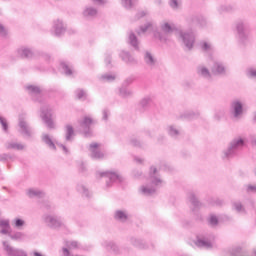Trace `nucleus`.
<instances>
[{"label": "nucleus", "mask_w": 256, "mask_h": 256, "mask_svg": "<svg viewBox=\"0 0 256 256\" xmlns=\"http://www.w3.org/2000/svg\"><path fill=\"white\" fill-rule=\"evenodd\" d=\"M200 48L204 53H211L213 51V44H211V42L202 41L200 42Z\"/></svg>", "instance_id": "34"}, {"label": "nucleus", "mask_w": 256, "mask_h": 256, "mask_svg": "<svg viewBox=\"0 0 256 256\" xmlns=\"http://www.w3.org/2000/svg\"><path fill=\"white\" fill-rule=\"evenodd\" d=\"M121 3L125 9H133L137 5V0H121Z\"/></svg>", "instance_id": "39"}, {"label": "nucleus", "mask_w": 256, "mask_h": 256, "mask_svg": "<svg viewBox=\"0 0 256 256\" xmlns=\"http://www.w3.org/2000/svg\"><path fill=\"white\" fill-rule=\"evenodd\" d=\"M136 163H143V158H135Z\"/></svg>", "instance_id": "64"}, {"label": "nucleus", "mask_w": 256, "mask_h": 256, "mask_svg": "<svg viewBox=\"0 0 256 256\" xmlns=\"http://www.w3.org/2000/svg\"><path fill=\"white\" fill-rule=\"evenodd\" d=\"M233 9L231 5H223L220 7V13H229Z\"/></svg>", "instance_id": "54"}, {"label": "nucleus", "mask_w": 256, "mask_h": 256, "mask_svg": "<svg viewBox=\"0 0 256 256\" xmlns=\"http://www.w3.org/2000/svg\"><path fill=\"white\" fill-rule=\"evenodd\" d=\"M195 245L202 249H213L215 247V236H198Z\"/></svg>", "instance_id": "11"}, {"label": "nucleus", "mask_w": 256, "mask_h": 256, "mask_svg": "<svg viewBox=\"0 0 256 256\" xmlns=\"http://www.w3.org/2000/svg\"><path fill=\"white\" fill-rule=\"evenodd\" d=\"M105 63H106V65H111V55H106Z\"/></svg>", "instance_id": "62"}, {"label": "nucleus", "mask_w": 256, "mask_h": 256, "mask_svg": "<svg viewBox=\"0 0 256 256\" xmlns=\"http://www.w3.org/2000/svg\"><path fill=\"white\" fill-rule=\"evenodd\" d=\"M128 43L131 45V47H133V49L139 51V39L135 33H133V31L128 33Z\"/></svg>", "instance_id": "25"}, {"label": "nucleus", "mask_w": 256, "mask_h": 256, "mask_svg": "<svg viewBox=\"0 0 256 256\" xmlns=\"http://www.w3.org/2000/svg\"><path fill=\"white\" fill-rule=\"evenodd\" d=\"M132 244H133L135 247H141V240L132 239Z\"/></svg>", "instance_id": "61"}, {"label": "nucleus", "mask_w": 256, "mask_h": 256, "mask_svg": "<svg viewBox=\"0 0 256 256\" xmlns=\"http://www.w3.org/2000/svg\"><path fill=\"white\" fill-rule=\"evenodd\" d=\"M246 75L247 77H249V79H256V67L252 66L248 68L246 71Z\"/></svg>", "instance_id": "46"}, {"label": "nucleus", "mask_w": 256, "mask_h": 256, "mask_svg": "<svg viewBox=\"0 0 256 256\" xmlns=\"http://www.w3.org/2000/svg\"><path fill=\"white\" fill-rule=\"evenodd\" d=\"M41 118L48 129H55V123H53V119H51V110H49V108L44 107L41 109Z\"/></svg>", "instance_id": "18"}, {"label": "nucleus", "mask_w": 256, "mask_h": 256, "mask_svg": "<svg viewBox=\"0 0 256 256\" xmlns=\"http://www.w3.org/2000/svg\"><path fill=\"white\" fill-rule=\"evenodd\" d=\"M245 102L241 99H234L230 103V115L233 121H240L243 119L245 113Z\"/></svg>", "instance_id": "5"}, {"label": "nucleus", "mask_w": 256, "mask_h": 256, "mask_svg": "<svg viewBox=\"0 0 256 256\" xmlns=\"http://www.w3.org/2000/svg\"><path fill=\"white\" fill-rule=\"evenodd\" d=\"M76 189L83 197H91V191L85 184H77Z\"/></svg>", "instance_id": "32"}, {"label": "nucleus", "mask_w": 256, "mask_h": 256, "mask_svg": "<svg viewBox=\"0 0 256 256\" xmlns=\"http://www.w3.org/2000/svg\"><path fill=\"white\" fill-rule=\"evenodd\" d=\"M66 248L68 249H77L79 247V242L72 240L65 242Z\"/></svg>", "instance_id": "47"}, {"label": "nucleus", "mask_w": 256, "mask_h": 256, "mask_svg": "<svg viewBox=\"0 0 256 256\" xmlns=\"http://www.w3.org/2000/svg\"><path fill=\"white\" fill-rule=\"evenodd\" d=\"M119 94L120 97L127 99V97H131V95H133V92L127 88H120Z\"/></svg>", "instance_id": "44"}, {"label": "nucleus", "mask_w": 256, "mask_h": 256, "mask_svg": "<svg viewBox=\"0 0 256 256\" xmlns=\"http://www.w3.org/2000/svg\"><path fill=\"white\" fill-rule=\"evenodd\" d=\"M76 97L77 99H87V93L85 90L78 89L76 90Z\"/></svg>", "instance_id": "49"}, {"label": "nucleus", "mask_w": 256, "mask_h": 256, "mask_svg": "<svg viewBox=\"0 0 256 256\" xmlns=\"http://www.w3.org/2000/svg\"><path fill=\"white\" fill-rule=\"evenodd\" d=\"M148 183L140 186L139 193L146 197L154 195L157 192L159 187H163V179L159 175V170L155 167L150 168L149 177L147 179Z\"/></svg>", "instance_id": "1"}, {"label": "nucleus", "mask_w": 256, "mask_h": 256, "mask_svg": "<svg viewBox=\"0 0 256 256\" xmlns=\"http://www.w3.org/2000/svg\"><path fill=\"white\" fill-rule=\"evenodd\" d=\"M100 177H105L106 187H112L113 183L123 182V176H121L119 172H113V171L101 172Z\"/></svg>", "instance_id": "8"}, {"label": "nucleus", "mask_w": 256, "mask_h": 256, "mask_svg": "<svg viewBox=\"0 0 256 256\" xmlns=\"http://www.w3.org/2000/svg\"><path fill=\"white\" fill-rule=\"evenodd\" d=\"M43 221L50 229H63L65 227V221L62 217L46 214L43 216Z\"/></svg>", "instance_id": "6"}, {"label": "nucleus", "mask_w": 256, "mask_h": 256, "mask_svg": "<svg viewBox=\"0 0 256 256\" xmlns=\"http://www.w3.org/2000/svg\"><path fill=\"white\" fill-rule=\"evenodd\" d=\"M101 149V144L93 142L89 146V151H90V157L92 159H103L105 157V153L99 151Z\"/></svg>", "instance_id": "19"}, {"label": "nucleus", "mask_w": 256, "mask_h": 256, "mask_svg": "<svg viewBox=\"0 0 256 256\" xmlns=\"http://www.w3.org/2000/svg\"><path fill=\"white\" fill-rule=\"evenodd\" d=\"M169 5L171 9H179V5H181V1L179 0H170Z\"/></svg>", "instance_id": "51"}, {"label": "nucleus", "mask_w": 256, "mask_h": 256, "mask_svg": "<svg viewBox=\"0 0 256 256\" xmlns=\"http://www.w3.org/2000/svg\"><path fill=\"white\" fill-rule=\"evenodd\" d=\"M9 237L12 241H17L18 243H23L27 239V234L21 231H16L9 234Z\"/></svg>", "instance_id": "24"}, {"label": "nucleus", "mask_w": 256, "mask_h": 256, "mask_svg": "<svg viewBox=\"0 0 256 256\" xmlns=\"http://www.w3.org/2000/svg\"><path fill=\"white\" fill-rule=\"evenodd\" d=\"M26 89L30 95H41V89L37 86L30 85Z\"/></svg>", "instance_id": "41"}, {"label": "nucleus", "mask_w": 256, "mask_h": 256, "mask_svg": "<svg viewBox=\"0 0 256 256\" xmlns=\"http://www.w3.org/2000/svg\"><path fill=\"white\" fill-rule=\"evenodd\" d=\"M60 67L63 70V73H65V75H67L68 77H71V75H73V68H71L69 64L62 62L60 64Z\"/></svg>", "instance_id": "38"}, {"label": "nucleus", "mask_w": 256, "mask_h": 256, "mask_svg": "<svg viewBox=\"0 0 256 256\" xmlns=\"http://www.w3.org/2000/svg\"><path fill=\"white\" fill-rule=\"evenodd\" d=\"M168 134L170 137H179V135H181V130L177 128V126L170 125L168 126Z\"/></svg>", "instance_id": "35"}, {"label": "nucleus", "mask_w": 256, "mask_h": 256, "mask_svg": "<svg viewBox=\"0 0 256 256\" xmlns=\"http://www.w3.org/2000/svg\"><path fill=\"white\" fill-rule=\"evenodd\" d=\"M0 124L2 125L3 131L7 132L9 129V126L7 124V120L0 116Z\"/></svg>", "instance_id": "55"}, {"label": "nucleus", "mask_w": 256, "mask_h": 256, "mask_svg": "<svg viewBox=\"0 0 256 256\" xmlns=\"http://www.w3.org/2000/svg\"><path fill=\"white\" fill-rule=\"evenodd\" d=\"M79 123L85 137H91V135H93V131H91V126L95 124V120H93L91 116H84Z\"/></svg>", "instance_id": "12"}, {"label": "nucleus", "mask_w": 256, "mask_h": 256, "mask_svg": "<svg viewBox=\"0 0 256 256\" xmlns=\"http://www.w3.org/2000/svg\"><path fill=\"white\" fill-rule=\"evenodd\" d=\"M180 39H182L184 47L188 51H191V49H193L195 45V33H193V30L181 31Z\"/></svg>", "instance_id": "9"}, {"label": "nucleus", "mask_w": 256, "mask_h": 256, "mask_svg": "<svg viewBox=\"0 0 256 256\" xmlns=\"http://www.w3.org/2000/svg\"><path fill=\"white\" fill-rule=\"evenodd\" d=\"M109 115H110V113H109L108 109H103L102 110V119H103V121H108Z\"/></svg>", "instance_id": "56"}, {"label": "nucleus", "mask_w": 256, "mask_h": 256, "mask_svg": "<svg viewBox=\"0 0 256 256\" xmlns=\"http://www.w3.org/2000/svg\"><path fill=\"white\" fill-rule=\"evenodd\" d=\"M12 226L14 227V229L22 231V229H25V227H27V222H25V220H23L22 218L16 217L12 220Z\"/></svg>", "instance_id": "28"}, {"label": "nucleus", "mask_w": 256, "mask_h": 256, "mask_svg": "<svg viewBox=\"0 0 256 256\" xmlns=\"http://www.w3.org/2000/svg\"><path fill=\"white\" fill-rule=\"evenodd\" d=\"M0 161H3V162L13 161V156L10 154H1Z\"/></svg>", "instance_id": "52"}, {"label": "nucleus", "mask_w": 256, "mask_h": 256, "mask_svg": "<svg viewBox=\"0 0 256 256\" xmlns=\"http://www.w3.org/2000/svg\"><path fill=\"white\" fill-rule=\"evenodd\" d=\"M194 21H197V23L200 24V27H205V25H207V20L202 16L194 17Z\"/></svg>", "instance_id": "48"}, {"label": "nucleus", "mask_w": 256, "mask_h": 256, "mask_svg": "<svg viewBox=\"0 0 256 256\" xmlns=\"http://www.w3.org/2000/svg\"><path fill=\"white\" fill-rule=\"evenodd\" d=\"M106 249L107 251H111L112 253H119V247L113 242H108L106 244Z\"/></svg>", "instance_id": "43"}, {"label": "nucleus", "mask_w": 256, "mask_h": 256, "mask_svg": "<svg viewBox=\"0 0 256 256\" xmlns=\"http://www.w3.org/2000/svg\"><path fill=\"white\" fill-rule=\"evenodd\" d=\"M225 117V109H217L214 112L215 121H221Z\"/></svg>", "instance_id": "42"}, {"label": "nucleus", "mask_w": 256, "mask_h": 256, "mask_svg": "<svg viewBox=\"0 0 256 256\" xmlns=\"http://www.w3.org/2000/svg\"><path fill=\"white\" fill-rule=\"evenodd\" d=\"M67 31V26L61 19H56L52 23V34L55 35L56 37H61L63 33Z\"/></svg>", "instance_id": "14"}, {"label": "nucleus", "mask_w": 256, "mask_h": 256, "mask_svg": "<svg viewBox=\"0 0 256 256\" xmlns=\"http://www.w3.org/2000/svg\"><path fill=\"white\" fill-rule=\"evenodd\" d=\"M99 15V10L95 6L87 5L82 11V16L86 21H93Z\"/></svg>", "instance_id": "15"}, {"label": "nucleus", "mask_w": 256, "mask_h": 256, "mask_svg": "<svg viewBox=\"0 0 256 256\" xmlns=\"http://www.w3.org/2000/svg\"><path fill=\"white\" fill-rule=\"evenodd\" d=\"M7 36V29H5V26L3 24H0V37H6Z\"/></svg>", "instance_id": "57"}, {"label": "nucleus", "mask_w": 256, "mask_h": 256, "mask_svg": "<svg viewBox=\"0 0 256 256\" xmlns=\"http://www.w3.org/2000/svg\"><path fill=\"white\" fill-rule=\"evenodd\" d=\"M27 195L28 197L30 198H33V197H43V195H45V193H43L41 190L39 189H34V188H31L27 191Z\"/></svg>", "instance_id": "37"}, {"label": "nucleus", "mask_w": 256, "mask_h": 256, "mask_svg": "<svg viewBox=\"0 0 256 256\" xmlns=\"http://www.w3.org/2000/svg\"><path fill=\"white\" fill-rule=\"evenodd\" d=\"M211 71L213 75L223 77L227 75V66L221 61H215L212 65Z\"/></svg>", "instance_id": "17"}, {"label": "nucleus", "mask_w": 256, "mask_h": 256, "mask_svg": "<svg viewBox=\"0 0 256 256\" xmlns=\"http://www.w3.org/2000/svg\"><path fill=\"white\" fill-rule=\"evenodd\" d=\"M243 147H245V138L241 136L233 138L227 148L222 151V159H233L237 157Z\"/></svg>", "instance_id": "2"}, {"label": "nucleus", "mask_w": 256, "mask_h": 256, "mask_svg": "<svg viewBox=\"0 0 256 256\" xmlns=\"http://www.w3.org/2000/svg\"><path fill=\"white\" fill-rule=\"evenodd\" d=\"M6 149L12 150V151H23L25 149V145L18 143L16 141H8L5 144Z\"/></svg>", "instance_id": "21"}, {"label": "nucleus", "mask_w": 256, "mask_h": 256, "mask_svg": "<svg viewBox=\"0 0 256 256\" xmlns=\"http://www.w3.org/2000/svg\"><path fill=\"white\" fill-rule=\"evenodd\" d=\"M2 245L6 256H29L27 251H25L23 248L13 247L7 241H3Z\"/></svg>", "instance_id": "10"}, {"label": "nucleus", "mask_w": 256, "mask_h": 256, "mask_svg": "<svg viewBox=\"0 0 256 256\" xmlns=\"http://www.w3.org/2000/svg\"><path fill=\"white\" fill-rule=\"evenodd\" d=\"M155 27L153 26V22H147L145 25L140 26V30H138V35L142 33H147V31H153Z\"/></svg>", "instance_id": "36"}, {"label": "nucleus", "mask_w": 256, "mask_h": 256, "mask_svg": "<svg viewBox=\"0 0 256 256\" xmlns=\"http://www.w3.org/2000/svg\"><path fill=\"white\" fill-rule=\"evenodd\" d=\"M246 193H256V185L253 184H247L245 186Z\"/></svg>", "instance_id": "53"}, {"label": "nucleus", "mask_w": 256, "mask_h": 256, "mask_svg": "<svg viewBox=\"0 0 256 256\" xmlns=\"http://www.w3.org/2000/svg\"><path fill=\"white\" fill-rule=\"evenodd\" d=\"M73 137H75V129H73V126L68 124L65 126V142L71 143L73 141Z\"/></svg>", "instance_id": "27"}, {"label": "nucleus", "mask_w": 256, "mask_h": 256, "mask_svg": "<svg viewBox=\"0 0 256 256\" xmlns=\"http://www.w3.org/2000/svg\"><path fill=\"white\" fill-rule=\"evenodd\" d=\"M131 145H133L134 147H141V141H139L137 138H133L131 140Z\"/></svg>", "instance_id": "58"}, {"label": "nucleus", "mask_w": 256, "mask_h": 256, "mask_svg": "<svg viewBox=\"0 0 256 256\" xmlns=\"http://www.w3.org/2000/svg\"><path fill=\"white\" fill-rule=\"evenodd\" d=\"M42 141L52 151H56L57 150V146L56 145H58V147H61L62 151H64V153L66 155H67V153H69V149L67 148L66 145L57 143V141H55V138H53V136H51L49 134H45V133L42 134Z\"/></svg>", "instance_id": "7"}, {"label": "nucleus", "mask_w": 256, "mask_h": 256, "mask_svg": "<svg viewBox=\"0 0 256 256\" xmlns=\"http://www.w3.org/2000/svg\"><path fill=\"white\" fill-rule=\"evenodd\" d=\"M145 15H147V12L140 11V12L137 13L136 19H141V17H145Z\"/></svg>", "instance_id": "60"}, {"label": "nucleus", "mask_w": 256, "mask_h": 256, "mask_svg": "<svg viewBox=\"0 0 256 256\" xmlns=\"http://www.w3.org/2000/svg\"><path fill=\"white\" fill-rule=\"evenodd\" d=\"M120 58L129 65H135V63H137V59H135V57H133L128 51H122L120 53Z\"/></svg>", "instance_id": "23"}, {"label": "nucleus", "mask_w": 256, "mask_h": 256, "mask_svg": "<svg viewBox=\"0 0 256 256\" xmlns=\"http://www.w3.org/2000/svg\"><path fill=\"white\" fill-rule=\"evenodd\" d=\"M115 79V74H104L100 76V81H102L103 83H111V81H115Z\"/></svg>", "instance_id": "40"}, {"label": "nucleus", "mask_w": 256, "mask_h": 256, "mask_svg": "<svg viewBox=\"0 0 256 256\" xmlns=\"http://www.w3.org/2000/svg\"><path fill=\"white\" fill-rule=\"evenodd\" d=\"M232 209L242 215H245L247 213V210H245V206H243V203H241V201L233 202Z\"/></svg>", "instance_id": "31"}, {"label": "nucleus", "mask_w": 256, "mask_h": 256, "mask_svg": "<svg viewBox=\"0 0 256 256\" xmlns=\"http://www.w3.org/2000/svg\"><path fill=\"white\" fill-rule=\"evenodd\" d=\"M149 105H151V97H149V96L144 97L140 101V107H142V109H147V107H149Z\"/></svg>", "instance_id": "45"}, {"label": "nucleus", "mask_w": 256, "mask_h": 256, "mask_svg": "<svg viewBox=\"0 0 256 256\" xmlns=\"http://www.w3.org/2000/svg\"><path fill=\"white\" fill-rule=\"evenodd\" d=\"M144 61H145L146 65H148V67H155V64L157 63V60L155 59L153 54H151V52L145 53Z\"/></svg>", "instance_id": "30"}, {"label": "nucleus", "mask_w": 256, "mask_h": 256, "mask_svg": "<svg viewBox=\"0 0 256 256\" xmlns=\"http://www.w3.org/2000/svg\"><path fill=\"white\" fill-rule=\"evenodd\" d=\"M196 75L205 81H212L213 79V73H211V70L204 64H199L196 67Z\"/></svg>", "instance_id": "13"}, {"label": "nucleus", "mask_w": 256, "mask_h": 256, "mask_svg": "<svg viewBox=\"0 0 256 256\" xmlns=\"http://www.w3.org/2000/svg\"><path fill=\"white\" fill-rule=\"evenodd\" d=\"M0 233L1 235H11V224H9V220H0Z\"/></svg>", "instance_id": "26"}, {"label": "nucleus", "mask_w": 256, "mask_h": 256, "mask_svg": "<svg viewBox=\"0 0 256 256\" xmlns=\"http://www.w3.org/2000/svg\"><path fill=\"white\" fill-rule=\"evenodd\" d=\"M17 53L19 57H22L23 59H31V57H33V50L25 46L18 48Z\"/></svg>", "instance_id": "22"}, {"label": "nucleus", "mask_w": 256, "mask_h": 256, "mask_svg": "<svg viewBox=\"0 0 256 256\" xmlns=\"http://www.w3.org/2000/svg\"><path fill=\"white\" fill-rule=\"evenodd\" d=\"M188 201L191 203L194 209H199L201 207V202H199V199H197V196L193 192L189 193Z\"/></svg>", "instance_id": "29"}, {"label": "nucleus", "mask_w": 256, "mask_h": 256, "mask_svg": "<svg viewBox=\"0 0 256 256\" xmlns=\"http://www.w3.org/2000/svg\"><path fill=\"white\" fill-rule=\"evenodd\" d=\"M133 175H134V177H135L136 179H139L142 174H141L140 171L136 170V171L133 172Z\"/></svg>", "instance_id": "63"}, {"label": "nucleus", "mask_w": 256, "mask_h": 256, "mask_svg": "<svg viewBox=\"0 0 256 256\" xmlns=\"http://www.w3.org/2000/svg\"><path fill=\"white\" fill-rule=\"evenodd\" d=\"M198 116H199V112H194L193 110L185 111L181 115L182 119H188V120L197 119Z\"/></svg>", "instance_id": "33"}, {"label": "nucleus", "mask_w": 256, "mask_h": 256, "mask_svg": "<svg viewBox=\"0 0 256 256\" xmlns=\"http://www.w3.org/2000/svg\"><path fill=\"white\" fill-rule=\"evenodd\" d=\"M18 125L21 135L24 137H31L33 135V129H31V126H29V123L26 122L23 116L19 117Z\"/></svg>", "instance_id": "16"}, {"label": "nucleus", "mask_w": 256, "mask_h": 256, "mask_svg": "<svg viewBox=\"0 0 256 256\" xmlns=\"http://www.w3.org/2000/svg\"><path fill=\"white\" fill-rule=\"evenodd\" d=\"M114 219L120 223H125L129 219V212L127 210H116Z\"/></svg>", "instance_id": "20"}, {"label": "nucleus", "mask_w": 256, "mask_h": 256, "mask_svg": "<svg viewBox=\"0 0 256 256\" xmlns=\"http://www.w3.org/2000/svg\"><path fill=\"white\" fill-rule=\"evenodd\" d=\"M160 31H154L155 39H158L160 43H169V35L175 31V25L169 22H162L160 24Z\"/></svg>", "instance_id": "4"}, {"label": "nucleus", "mask_w": 256, "mask_h": 256, "mask_svg": "<svg viewBox=\"0 0 256 256\" xmlns=\"http://www.w3.org/2000/svg\"><path fill=\"white\" fill-rule=\"evenodd\" d=\"M209 223H210V225H211L212 227H216V225L219 224V219L217 218V216L212 215V216H210V218H209Z\"/></svg>", "instance_id": "50"}, {"label": "nucleus", "mask_w": 256, "mask_h": 256, "mask_svg": "<svg viewBox=\"0 0 256 256\" xmlns=\"http://www.w3.org/2000/svg\"><path fill=\"white\" fill-rule=\"evenodd\" d=\"M95 5H106L107 0H91Z\"/></svg>", "instance_id": "59"}, {"label": "nucleus", "mask_w": 256, "mask_h": 256, "mask_svg": "<svg viewBox=\"0 0 256 256\" xmlns=\"http://www.w3.org/2000/svg\"><path fill=\"white\" fill-rule=\"evenodd\" d=\"M236 32H237V41L239 45L245 47V45H249L251 43V39L249 38V23L245 21H238L236 23Z\"/></svg>", "instance_id": "3"}]
</instances>
